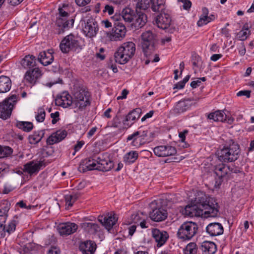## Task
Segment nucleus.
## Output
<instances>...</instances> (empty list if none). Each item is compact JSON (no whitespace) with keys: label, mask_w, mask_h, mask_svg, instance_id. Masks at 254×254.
I'll return each mask as SVG.
<instances>
[{"label":"nucleus","mask_w":254,"mask_h":254,"mask_svg":"<svg viewBox=\"0 0 254 254\" xmlns=\"http://www.w3.org/2000/svg\"><path fill=\"white\" fill-rule=\"evenodd\" d=\"M79 249L83 254H93L96 250V244L91 241L81 243Z\"/></svg>","instance_id":"nucleus-28"},{"label":"nucleus","mask_w":254,"mask_h":254,"mask_svg":"<svg viewBox=\"0 0 254 254\" xmlns=\"http://www.w3.org/2000/svg\"><path fill=\"white\" fill-rule=\"evenodd\" d=\"M148 130H143L141 131V130H138L135 131L133 134L129 135L127 138V140H132V145L134 146H139L141 143H139L138 144L137 141L138 140L141 141L142 139H144L145 137L148 135Z\"/></svg>","instance_id":"nucleus-25"},{"label":"nucleus","mask_w":254,"mask_h":254,"mask_svg":"<svg viewBox=\"0 0 254 254\" xmlns=\"http://www.w3.org/2000/svg\"><path fill=\"white\" fill-rule=\"evenodd\" d=\"M90 1V0H75L76 4L80 6H84L89 3Z\"/></svg>","instance_id":"nucleus-58"},{"label":"nucleus","mask_w":254,"mask_h":254,"mask_svg":"<svg viewBox=\"0 0 254 254\" xmlns=\"http://www.w3.org/2000/svg\"><path fill=\"white\" fill-rule=\"evenodd\" d=\"M141 114V109L139 108L133 109L130 112L126 117L125 120L123 121L124 124L126 125V122L132 121H134L140 117Z\"/></svg>","instance_id":"nucleus-36"},{"label":"nucleus","mask_w":254,"mask_h":254,"mask_svg":"<svg viewBox=\"0 0 254 254\" xmlns=\"http://www.w3.org/2000/svg\"><path fill=\"white\" fill-rule=\"evenodd\" d=\"M239 145L234 142L224 146L217 152L218 159L224 163L235 161L239 158Z\"/></svg>","instance_id":"nucleus-3"},{"label":"nucleus","mask_w":254,"mask_h":254,"mask_svg":"<svg viewBox=\"0 0 254 254\" xmlns=\"http://www.w3.org/2000/svg\"><path fill=\"white\" fill-rule=\"evenodd\" d=\"M138 156V153L136 151H130L125 155L124 160L126 163L129 164L134 162Z\"/></svg>","instance_id":"nucleus-41"},{"label":"nucleus","mask_w":254,"mask_h":254,"mask_svg":"<svg viewBox=\"0 0 254 254\" xmlns=\"http://www.w3.org/2000/svg\"><path fill=\"white\" fill-rule=\"evenodd\" d=\"M89 93L85 89H80L74 93L73 105L75 107H78L79 109L82 110L85 108L90 105Z\"/></svg>","instance_id":"nucleus-10"},{"label":"nucleus","mask_w":254,"mask_h":254,"mask_svg":"<svg viewBox=\"0 0 254 254\" xmlns=\"http://www.w3.org/2000/svg\"><path fill=\"white\" fill-rule=\"evenodd\" d=\"M81 227L84 231L90 234H95L99 230V226L95 223L84 222L81 224Z\"/></svg>","instance_id":"nucleus-32"},{"label":"nucleus","mask_w":254,"mask_h":254,"mask_svg":"<svg viewBox=\"0 0 254 254\" xmlns=\"http://www.w3.org/2000/svg\"><path fill=\"white\" fill-rule=\"evenodd\" d=\"M251 91L250 90H242L237 93V96H246L247 98L251 96Z\"/></svg>","instance_id":"nucleus-55"},{"label":"nucleus","mask_w":254,"mask_h":254,"mask_svg":"<svg viewBox=\"0 0 254 254\" xmlns=\"http://www.w3.org/2000/svg\"><path fill=\"white\" fill-rule=\"evenodd\" d=\"M16 126L26 132L30 131L33 128V124L29 122L17 121Z\"/></svg>","instance_id":"nucleus-40"},{"label":"nucleus","mask_w":254,"mask_h":254,"mask_svg":"<svg viewBox=\"0 0 254 254\" xmlns=\"http://www.w3.org/2000/svg\"><path fill=\"white\" fill-rule=\"evenodd\" d=\"M200 83L201 81L199 80H197L192 81L190 83V86L192 88H195L199 86Z\"/></svg>","instance_id":"nucleus-63"},{"label":"nucleus","mask_w":254,"mask_h":254,"mask_svg":"<svg viewBox=\"0 0 254 254\" xmlns=\"http://www.w3.org/2000/svg\"><path fill=\"white\" fill-rule=\"evenodd\" d=\"M55 104L58 106L67 108L73 105V98L68 93H63L55 99Z\"/></svg>","instance_id":"nucleus-20"},{"label":"nucleus","mask_w":254,"mask_h":254,"mask_svg":"<svg viewBox=\"0 0 254 254\" xmlns=\"http://www.w3.org/2000/svg\"><path fill=\"white\" fill-rule=\"evenodd\" d=\"M153 151L156 156L160 157L173 156L177 153L176 148L169 145L156 146Z\"/></svg>","instance_id":"nucleus-15"},{"label":"nucleus","mask_w":254,"mask_h":254,"mask_svg":"<svg viewBox=\"0 0 254 254\" xmlns=\"http://www.w3.org/2000/svg\"><path fill=\"white\" fill-rule=\"evenodd\" d=\"M11 87V81L10 79L6 76L2 75L0 76V93L9 91Z\"/></svg>","instance_id":"nucleus-30"},{"label":"nucleus","mask_w":254,"mask_h":254,"mask_svg":"<svg viewBox=\"0 0 254 254\" xmlns=\"http://www.w3.org/2000/svg\"><path fill=\"white\" fill-rule=\"evenodd\" d=\"M223 178L221 177H218V178H215V183L214 185V187L215 188H219L220 186H221L222 182H223Z\"/></svg>","instance_id":"nucleus-59"},{"label":"nucleus","mask_w":254,"mask_h":254,"mask_svg":"<svg viewBox=\"0 0 254 254\" xmlns=\"http://www.w3.org/2000/svg\"><path fill=\"white\" fill-rule=\"evenodd\" d=\"M192 65L193 66V68L194 70V72H196V70L194 69V67L198 66V64L199 62L201 61V58L198 55H195L192 58Z\"/></svg>","instance_id":"nucleus-51"},{"label":"nucleus","mask_w":254,"mask_h":254,"mask_svg":"<svg viewBox=\"0 0 254 254\" xmlns=\"http://www.w3.org/2000/svg\"><path fill=\"white\" fill-rule=\"evenodd\" d=\"M10 203L6 199L2 200L0 202V217L6 220L8 216V212L10 208Z\"/></svg>","instance_id":"nucleus-31"},{"label":"nucleus","mask_w":254,"mask_h":254,"mask_svg":"<svg viewBox=\"0 0 254 254\" xmlns=\"http://www.w3.org/2000/svg\"><path fill=\"white\" fill-rule=\"evenodd\" d=\"M113 19L116 21L114 24V28H115L114 32H116L117 30L118 32H123L126 30L125 25L119 20L121 19L120 15H115Z\"/></svg>","instance_id":"nucleus-42"},{"label":"nucleus","mask_w":254,"mask_h":254,"mask_svg":"<svg viewBox=\"0 0 254 254\" xmlns=\"http://www.w3.org/2000/svg\"><path fill=\"white\" fill-rule=\"evenodd\" d=\"M206 232L211 236H216L222 235L224 229L222 225L219 223H211L206 228Z\"/></svg>","instance_id":"nucleus-22"},{"label":"nucleus","mask_w":254,"mask_h":254,"mask_svg":"<svg viewBox=\"0 0 254 254\" xmlns=\"http://www.w3.org/2000/svg\"><path fill=\"white\" fill-rule=\"evenodd\" d=\"M13 152L12 149L7 146H2L0 145V158H3L9 156Z\"/></svg>","instance_id":"nucleus-43"},{"label":"nucleus","mask_w":254,"mask_h":254,"mask_svg":"<svg viewBox=\"0 0 254 254\" xmlns=\"http://www.w3.org/2000/svg\"><path fill=\"white\" fill-rule=\"evenodd\" d=\"M85 28L87 32H97L99 30L96 22H87Z\"/></svg>","instance_id":"nucleus-46"},{"label":"nucleus","mask_w":254,"mask_h":254,"mask_svg":"<svg viewBox=\"0 0 254 254\" xmlns=\"http://www.w3.org/2000/svg\"><path fill=\"white\" fill-rule=\"evenodd\" d=\"M120 121L119 117L116 116L114 118L113 121L111 123L110 126L114 127H119V124H120Z\"/></svg>","instance_id":"nucleus-54"},{"label":"nucleus","mask_w":254,"mask_h":254,"mask_svg":"<svg viewBox=\"0 0 254 254\" xmlns=\"http://www.w3.org/2000/svg\"><path fill=\"white\" fill-rule=\"evenodd\" d=\"M128 93V91L127 89H124L122 92V96H119L117 98L118 100L125 99L127 97V95Z\"/></svg>","instance_id":"nucleus-62"},{"label":"nucleus","mask_w":254,"mask_h":254,"mask_svg":"<svg viewBox=\"0 0 254 254\" xmlns=\"http://www.w3.org/2000/svg\"><path fill=\"white\" fill-rule=\"evenodd\" d=\"M179 1L182 2V6L186 10L189 9L191 6V2L190 0H179Z\"/></svg>","instance_id":"nucleus-53"},{"label":"nucleus","mask_w":254,"mask_h":254,"mask_svg":"<svg viewBox=\"0 0 254 254\" xmlns=\"http://www.w3.org/2000/svg\"><path fill=\"white\" fill-rule=\"evenodd\" d=\"M136 14L132 20L131 26L133 27L135 29H138L143 27L147 21L146 15L141 11L142 9L137 8L136 6Z\"/></svg>","instance_id":"nucleus-17"},{"label":"nucleus","mask_w":254,"mask_h":254,"mask_svg":"<svg viewBox=\"0 0 254 254\" xmlns=\"http://www.w3.org/2000/svg\"><path fill=\"white\" fill-rule=\"evenodd\" d=\"M135 14L136 11L129 7H126L122 11L121 18L122 17L125 21L130 22H132Z\"/></svg>","instance_id":"nucleus-35"},{"label":"nucleus","mask_w":254,"mask_h":254,"mask_svg":"<svg viewBox=\"0 0 254 254\" xmlns=\"http://www.w3.org/2000/svg\"><path fill=\"white\" fill-rule=\"evenodd\" d=\"M208 23H209V22L207 20V16H201L197 22V24L198 26H202Z\"/></svg>","instance_id":"nucleus-52"},{"label":"nucleus","mask_w":254,"mask_h":254,"mask_svg":"<svg viewBox=\"0 0 254 254\" xmlns=\"http://www.w3.org/2000/svg\"><path fill=\"white\" fill-rule=\"evenodd\" d=\"M81 39L79 37L71 33L62 41L60 47L63 53H67L72 50L81 49Z\"/></svg>","instance_id":"nucleus-8"},{"label":"nucleus","mask_w":254,"mask_h":254,"mask_svg":"<svg viewBox=\"0 0 254 254\" xmlns=\"http://www.w3.org/2000/svg\"><path fill=\"white\" fill-rule=\"evenodd\" d=\"M84 144V142L83 141H79L77 142V144L74 146V152L73 153V155H75L76 152L80 149Z\"/></svg>","instance_id":"nucleus-56"},{"label":"nucleus","mask_w":254,"mask_h":254,"mask_svg":"<svg viewBox=\"0 0 254 254\" xmlns=\"http://www.w3.org/2000/svg\"><path fill=\"white\" fill-rule=\"evenodd\" d=\"M46 113L44 109L40 108L38 110V114L36 116L35 118L37 122H43L45 118Z\"/></svg>","instance_id":"nucleus-47"},{"label":"nucleus","mask_w":254,"mask_h":254,"mask_svg":"<svg viewBox=\"0 0 254 254\" xmlns=\"http://www.w3.org/2000/svg\"><path fill=\"white\" fill-rule=\"evenodd\" d=\"M15 227L16 221L14 220H12L8 224V226L6 227V231L8 234H10L11 232L15 231Z\"/></svg>","instance_id":"nucleus-49"},{"label":"nucleus","mask_w":254,"mask_h":254,"mask_svg":"<svg viewBox=\"0 0 254 254\" xmlns=\"http://www.w3.org/2000/svg\"><path fill=\"white\" fill-rule=\"evenodd\" d=\"M197 246L194 243H190L189 244L185 250L184 254H196Z\"/></svg>","instance_id":"nucleus-45"},{"label":"nucleus","mask_w":254,"mask_h":254,"mask_svg":"<svg viewBox=\"0 0 254 254\" xmlns=\"http://www.w3.org/2000/svg\"><path fill=\"white\" fill-rule=\"evenodd\" d=\"M41 76V71L38 68H34L28 70L25 75L24 79L32 85L35 84L37 79Z\"/></svg>","instance_id":"nucleus-24"},{"label":"nucleus","mask_w":254,"mask_h":254,"mask_svg":"<svg viewBox=\"0 0 254 254\" xmlns=\"http://www.w3.org/2000/svg\"><path fill=\"white\" fill-rule=\"evenodd\" d=\"M6 220L4 219H2L1 218L0 220V238H3L5 236L6 231V227L5 225H4Z\"/></svg>","instance_id":"nucleus-48"},{"label":"nucleus","mask_w":254,"mask_h":254,"mask_svg":"<svg viewBox=\"0 0 254 254\" xmlns=\"http://www.w3.org/2000/svg\"><path fill=\"white\" fill-rule=\"evenodd\" d=\"M158 201H154L151 203L152 211L150 212V219L155 222H160L165 220L168 216L167 211L158 205Z\"/></svg>","instance_id":"nucleus-13"},{"label":"nucleus","mask_w":254,"mask_h":254,"mask_svg":"<svg viewBox=\"0 0 254 254\" xmlns=\"http://www.w3.org/2000/svg\"><path fill=\"white\" fill-rule=\"evenodd\" d=\"M152 235L157 243V246L158 247H161L168 239L169 236L165 231H161L157 229H153L152 230Z\"/></svg>","instance_id":"nucleus-21"},{"label":"nucleus","mask_w":254,"mask_h":254,"mask_svg":"<svg viewBox=\"0 0 254 254\" xmlns=\"http://www.w3.org/2000/svg\"><path fill=\"white\" fill-rule=\"evenodd\" d=\"M203 251L207 252L209 254H214L216 250V245L212 242L205 241L202 244Z\"/></svg>","instance_id":"nucleus-38"},{"label":"nucleus","mask_w":254,"mask_h":254,"mask_svg":"<svg viewBox=\"0 0 254 254\" xmlns=\"http://www.w3.org/2000/svg\"><path fill=\"white\" fill-rule=\"evenodd\" d=\"M151 5V8L154 12H160L166 11L165 3L163 0H144L142 3V0L137 3V8L145 10Z\"/></svg>","instance_id":"nucleus-12"},{"label":"nucleus","mask_w":254,"mask_h":254,"mask_svg":"<svg viewBox=\"0 0 254 254\" xmlns=\"http://www.w3.org/2000/svg\"><path fill=\"white\" fill-rule=\"evenodd\" d=\"M45 165L44 161L40 160L37 162L32 161L27 163L24 165L23 171L31 175L34 173H37L42 166H45Z\"/></svg>","instance_id":"nucleus-19"},{"label":"nucleus","mask_w":254,"mask_h":254,"mask_svg":"<svg viewBox=\"0 0 254 254\" xmlns=\"http://www.w3.org/2000/svg\"><path fill=\"white\" fill-rule=\"evenodd\" d=\"M135 49V45L132 42L123 43L115 53L116 62L122 64H126L134 55Z\"/></svg>","instance_id":"nucleus-4"},{"label":"nucleus","mask_w":254,"mask_h":254,"mask_svg":"<svg viewBox=\"0 0 254 254\" xmlns=\"http://www.w3.org/2000/svg\"><path fill=\"white\" fill-rule=\"evenodd\" d=\"M250 34L251 33H237L235 39L240 41H244L248 38Z\"/></svg>","instance_id":"nucleus-50"},{"label":"nucleus","mask_w":254,"mask_h":254,"mask_svg":"<svg viewBox=\"0 0 254 254\" xmlns=\"http://www.w3.org/2000/svg\"><path fill=\"white\" fill-rule=\"evenodd\" d=\"M188 133L187 130H185L183 132L179 133V136L182 142H184L186 138V134Z\"/></svg>","instance_id":"nucleus-61"},{"label":"nucleus","mask_w":254,"mask_h":254,"mask_svg":"<svg viewBox=\"0 0 254 254\" xmlns=\"http://www.w3.org/2000/svg\"><path fill=\"white\" fill-rule=\"evenodd\" d=\"M67 133L65 130H58L51 134L47 139L48 144L52 145L63 140L66 136Z\"/></svg>","instance_id":"nucleus-26"},{"label":"nucleus","mask_w":254,"mask_h":254,"mask_svg":"<svg viewBox=\"0 0 254 254\" xmlns=\"http://www.w3.org/2000/svg\"><path fill=\"white\" fill-rule=\"evenodd\" d=\"M19 99L18 95H12L0 104V118L5 120L10 116L14 106Z\"/></svg>","instance_id":"nucleus-9"},{"label":"nucleus","mask_w":254,"mask_h":254,"mask_svg":"<svg viewBox=\"0 0 254 254\" xmlns=\"http://www.w3.org/2000/svg\"><path fill=\"white\" fill-rule=\"evenodd\" d=\"M208 119L215 122H224L227 120V116L223 111H216L207 115Z\"/></svg>","instance_id":"nucleus-33"},{"label":"nucleus","mask_w":254,"mask_h":254,"mask_svg":"<svg viewBox=\"0 0 254 254\" xmlns=\"http://www.w3.org/2000/svg\"><path fill=\"white\" fill-rule=\"evenodd\" d=\"M156 24L162 30H166L170 26L172 18L168 10L162 11L156 17Z\"/></svg>","instance_id":"nucleus-14"},{"label":"nucleus","mask_w":254,"mask_h":254,"mask_svg":"<svg viewBox=\"0 0 254 254\" xmlns=\"http://www.w3.org/2000/svg\"><path fill=\"white\" fill-rule=\"evenodd\" d=\"M198 226L196 223L187 221L183 223L178 229V237L182 240H190L197 233Z\"/></svg>","instance_id":"nucleus-6"},{"label":"nucleus","mask_w":254,"mask_h":254,"mask_svg":"<svg viewBox=\"0 0 254 254\" xmlns=\"http://www.w3.org/2000/svg\"><path fill=\"white\" fill-rule=\"evenodd\" d=\"M59 12L56 14V24L62 30H68L73 26L74 20L71 18L67 20L69 14L74 10L71 5L64 3L58 8Z\"/></svg>","instance_id":"nucleus-2"},{"label":"nucleus","mask_w":254,"mask_h":254,"mask_svg":"<svg viewBox=\"0 0 254 254\" xmlns=\"http://www.w3.org/2000/svg\"><path fill=\"white\" fill-rule=\"evenodd\" d=\"M78 226L74 223L67 222L60 224L58 230L61 235H68L74 233L77 229Z\"/></svg>","instance_id":"nucleus-18"},{"label":"nucleus","mask_w":254,"mask_h":254,"mask_svg":"<svg viewBox=\"0 0 254 254\" xmlns=\"http://www.w3.org/2000/svg\"><path fill=\"white\" fill-rule=\"evenodd\" d=\"M44 135V130L35 131L32 135L29 137V143L31 144H35L41 141Z\"/></svg>","instance_id":"nucleus-37"},{"label":"nucleus","mask_w":254,"mask_h":254,"mask_svg":"<svg viewBox=\"0 0 254 254\" xmlns=\"http://www.w3.org/2000/svg\"><path fill=\"white\" fill-rule=\"evenodd\" d=\"M185 84L181 81L174 85V89H181L184 87Z\"/></svg>","instance_id":"nucleus-64"},{"label":"nucleus","mask_w":254,"mask_h":254,"mask_svg":"<svg viewBox=\"0 0 254 254\" xmlns=\"http://www.w3.org/2000/svg\"><path fill=\"white\" fill-rule=\"evenodd\" d=\"M107 40L109 41H121L125 37V33H106Z\"/></svg>","instance_id":"nucleus-39"},{"label":"nucleus","mask_w":254,"mask_h":254,"mask_svg":"<svg viewBox=\"0 0 254 254\" xmlns=\"http://www.w3.org/2000/svg\"><path fill=\"white\" fill-rule=\"evenodd\" d=\"M204 198H202V192L198 194L190 204L187 205L183 213L186 216L190 217L199 216L202 215V203H204Z\"/></svg>","instance_id":"nucleus-7"},{"label":"nucleus","mask_w":254,"mask_h":254,"mask_svg":"<svg viewBox=\"0 0 254 254\" xmlns=\"http://www.w3.org/2000/svg\"><path fill=\"white\" fill-rule=\"evenodd\" d=\"M114 165L113 162L110 159L98 157L96 159L88 158L82 160L78 167V170L82 172L92 170L107 172L112 169Z\"/></svg>","instance_id":"nucleus-1"},{"label":"nucleus","mask_w":254,"mask_h":254,"mask_svg":"<svg viewBox=\"0 0 254 254\" xmlns=\"http://www.w3.org/2000/svg\"><path fill=\"white\" fill-rule=\"evenodd\" d=\"M103 11L107 12L109 15H112L114 13V8L112 6L106 5L105 6Z\"/></svg>","instance_id":"nucleus-57"},{"label":"nucleus","mask_w":254,"mask_h":254,"mask_svg":"<svg viewBox=\"0 0 254 254\" xmlns=\"http://www.w3.org/2000/svg\"><path fill=\"white\" fill-rule=\"evenodd\" d=\"M79 197V194L78 193H72L70 195H66L65 196V199L66 204L68 206H72L73 203L78 199Z\"/></svg>","instance_id":"nucleus-44"},{"label":"nucleus","mask_w":254,"mask_h":254,"mask_svg":"<svg viewBox=\"0 0 254 254\" xmlns=\"http://www.w3.org/2000/svg\"><path fill=\"white\" fill-rule=\"evenodd\" d=\"M53 53L52 50L40 53L38 58V61L45 66L50 64L54 61Z\"/></svg>","instance_id":"nucleus-23"},{"label":"nucleus","mask_w":254,"mask_h":254,"mask_svg":"<svg viewBox=\"0 0 254 254\" xmlns=\"http://www.w3.org/2000/svg\"><path fill=\"white\" fill-rule=\"evenodd\" d=\"M158 39L155 33H142L141 35V46L146 57L151 55L157 48Z\"/></svg>","instance_id":"nucleus-5"},{"label":"nucleus","mask_w":254,"mask_h":254,"mask_svg":"<svg viewBox=\"0 0 254 254\" xmlns=\"http://www.w3.org/2000/svg\"><path fill=\"white\" fill-rule=\"evenodd\" d=\"M253 26V24L251 22L246 23L243 26L242 31H248Z\"/></svg>","instance_id":"nucleus-60"},{"label":"nucleus","mask_w":254,"mask_h":254,"mask_svg":"<svg viewBox=\"0 0 254 254\" xmlns=\"http://www.w3.org/2000/svg\"><path fill=\"white\" fill-rule=\"evenodd\" d=\"M36 58L33 55L26 56L21 61V64L24 68L33 67L36 65Z\"/></svg>","instance_id":"nucleus-34"},{"label":"nucleus","mask_w":254,"mask_h":254,"mask_svg":"<svg viewBox=\"0 0 254 254\" xmlns=\"http://www.w3.org/2000/svg\"><path fill=\"white\" fill-rule=\"evenodd\" d=\"M191 101V99L188 98L178 101L171 110V114L179 115L186 112L190 108L191 104L190 102Z\"/></svg>","instance_id":"nucleus-16"},{"label":"nucleus","mask_w":254,"mask_h":254,"mask_svg":"<svg viewBox=\"0 0 254 254\" xmlns=\"http://www.w3.org/2000/svg\"><path fill=\"white\" fill-rule=\"evenodd\" d=\"M98 220L108 231L112 228L117 221L115 217L112 215H110L108 217L99 216L98 217Z\"/></svg>","instance_id":"nucleus-29"},{"label":"nucleus","mask_w":254,"mask_h":254,"mask_svg":"<svg viewBox=\"0 0 254 254\" xmlns=\"http://www.w3.org/2000/svg\"><path fill=\"white\" fill-rule=\"evenodd\" d=\"M214 172L217 177L224 178L227 174L233 172V168L230 166L221 164L215 166Z\"/></svg>","instance_id":"nucleus-27"},{"label":"nucleus","mask_w":254,"mask_h":254,"mask_svg":"<svg viewBox=\"0 0 254 254\" xmlns=\"http://www.w3.org/2000/svg\"><path fill=\"white\" fill-rule=\"evenodd\" d=\"M202 198H204V203H202V215H205L206 217H215L218 212V205L217 202H212L213 198H208L205 194L202 192Z\"/></svg>","instance_id":"nucleus-11"}]
</instances>
